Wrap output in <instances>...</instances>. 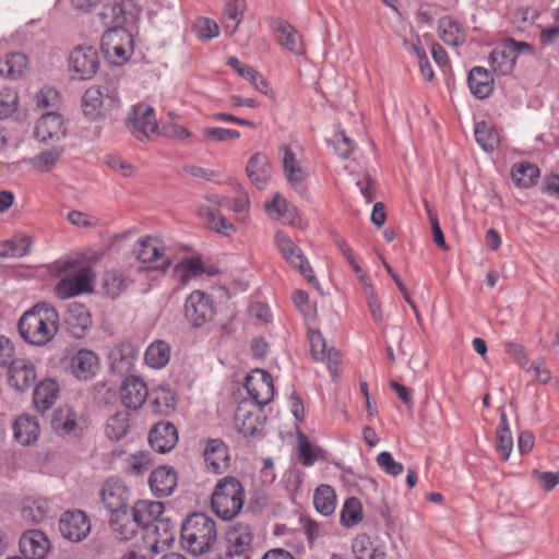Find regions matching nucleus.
<instances>
[{
  "instance_id": "ea45409f",
  "label": "nucleus",
  "mask_w": 559,
  "mask_h": 559,
  "mask_svg": "<svg viewBox=\"0 0 559 559\" xmlns=\"http://www.w3.org/2000/svg\"><path fill=\"white\" fill-rule=\"evenodd\" d=\"M50 508L46 499L27 498L23 502L22 518L32 524L43 522L48 518Z\"/></svg>"
},
{
  "instance_id": "a18cd8bd",
  "label": "nucleus",
  "mask_w": 559,
  "mask_h": 559,
  "mask_svg": "<svg viewBox=\"0 0 559 559\" xmlns=\"http://www.w3.org/2000/svg\"><path fill=\"white\" fill-rule=\"evenodd\" d=\"M170 357V347L163 341L152 343L144 355L146 364L153 368H163L167 365Z\"/></svg>"
},
{
  "instance_id": "6ab92c4d",
  "label": "nucleus",
  "mask_w": 559,
  "mask_h": 559,
  "mask_svg": "<svg viewBox=\"0 0 559 559\" xmlns=\"http://www.w3.org/2000/svg\"><path fill=\"white\" fill-rule=\"evenodd\" d=\"M133 253L142 263H157L154 269L166 271L170 266L168 258L164 257V249L159 241L152 237L139 239L133 247Z\"/></svg>"
},
{
  "instance_id": "f3484780",
  "label": "nucleus",
  "mask_w": 559,
  "mask_h": 559,
  "mask_svg": "<svg viewBox=\"0 0 559 559\" xmlns=\"http://www.w3.org/2000/svg\"><path fill=\"white\" fill-rule=\"evenodd\" d=\"M206 201L207 204L199 205V216L211 230L224 236L230 235L235 230L234 225L213 207L226 205L227 200L221 198L219 195L212 194L206 198Z\"/></svg>"
},
{
  "instance_id": "3c124183",
  "label": "nucleus",
  "mask_w": 559,
  "mask_h": 559,
  "mask_svg": "<svg viewBox=\"0 0 559 559\" xmlns=\"http://www.w3.org/2000/svg\"><path fill=\"white\" fill-rule=\"evenodd\" d=\"M49 150H45L32 158L33 166L39 171H47L57 164L62 153L63 146L51 145Z\"/></svg>"
},
{
  "instance_id": "a878e982",
  "label": "nucleus",
  "mask_w": 559,
  "mask_h": 559,
  "mask_svg": "<svg viewBox=\"0 0 559 559\" xmlns=\"http://www.w3.org/2000/svg\"><path fill=\"white\" fill-rule=\"evenodd\" d=\"M177 441V429L170 423L156 424L148 435V442L151 447L159 453L170 451L176 445Z\"/></svg>"
},
{
  "instance_id": "2eb2a0df",
  "label": "nucleus",
  "mask_w": 559,
  "mask_h": 559,
  "mask_svg": "<svg viewBox=\"0 0 559 559\" xmlns=\"http://www.w3.org/2000/svg\"><path fill=\"white\" fill-rule=\"evenodd\" d=\"M262 407L254 402L243 400L235 412V425L237 430L245 437L253 436L263 425L265 417Z\"/></svg>"
},
{
  "instance_id": "e2e57ef3",
  "label": "nucleus",
  "mask_w": 559,
  "mask_h": 559,
  "mask_svg": "<svg viewBox=\"0 0 559 559\" xmlns=\"http://www.w3.org/2000/svg\"><path fill=\"white\" fill-rule=\"evenodd\" d=\"M298 441L299 460L301 464L305 466H311L317 461V455L311 443L302 433H299Z\"/></svg>"
},
{
  "instance_id": "6e6d98bb",
  "label": "nucleus",
  "mask_w": 559,
  "mask_h": 559,
  "mask_svg": "<svg viewBox=\"0 0 559 559\" xmlns=\"http://www.w3.org/2000/svg\"><path fill=\"white\" fill-rule=\"evenodd\" d=\"M31 243L26 238L19 241L7 240L0 242V258H21L28 253Z\"/></svg>"
},
{
  "instance_id": "0e129e2a",
  "label": "nucleus",
  "mask_w": 559,
  "mask_h": 559,
  "mask_svg": "<svg viewBox=\"0 0 559 559\" xmlns=\"http://www.w3.org/2000/svg\"><path fill=\"white\" fill-rule=\"evenodd\" d=\"M425 206H426L428 218H429V222L431 225V233L433 236L435 243L439 248H441L443 250H448V246L445 243V239H444L443 233L441 230L437 214L432 210L429 209V204L427 201L425 202Z\"/></svg>"
},
{
  "instance_id": "bb28decb",
  "label": "nucleus",
  "mask_w": 559,
  "mask_h": 559,
  "mask_svg": "<svg viewBox=\"0 0 559 559\" xmlns=\"http://www.w3.org/2000/svg\"><path fill=\"white\" fill-rule=\"evenodd\" d=\"M98 357L90 349H81L71 358V371L79 380L93 378L98 370Z\"/></svg>"
},
{
  "instance_id": "680f3d73",
  "label": "nucleus",
  "mask_w": 559,
  "mask_h": 559,
  "mask_svg": "<svg viewBox=\"0 0 559 559\" xmlns=\"http://www.w3.org/2000/svg\"><path fill=\"white\" fill-rule=\"evenodd\" d=\"M195 28L199 37L204 39L215 38L219 34V26L215 21L209 17L198 19Z\"/></svg>"
},
{
  "instance_id": "5701e85b",
  "label": "nucleus",
  "mask_w": 559,
  "mask_h": 559,
  "mask_svg": "<svg viewBox=\"0 0 559 559\" xmlns=\"http://www.w3.org/2000/svg\"><path fill=\"white\" fill-rule=\"evenodd\" d=\"M36 377L35 366L24 358L13 360L9 367L8 380L16 391H26L32 388Z\"/></svg>"
},
{
  "instance_id": "2f4dec72",
  "label": "nucleus",
  "mask_w": 559,
  "mask_h": 559,
  "mask_svg": "<svg viewBox=\"0 0 559 559\" xmlns=\"http://www.w3.org/2000/svg\"><path fill=\"white\" fill-rule=\"evenodd\" d=\"M467 82L473 95L479 99L487 98L493 91V78L485 68H473L469 71Z\"/></svg>"
},
{
  "instance_id": "39448f33",
  "label": "nucleus",
  "mask_w": 559,
  "mask_h": 559,
  "mask_svg": "<svg viewBox=\"0 0 559 559\" xmlns=\"http://www.w3.org/2000/svg\"><path fill=\"white\" fill-rule=\"evenodd\" d=\"M118 79L111 78L103 84L87 88L82 98L84 115L94 119L100 110H111L119 105Z\"/></svg>"
},
{
  "instance_id": "13d9d810",
  "label": "nucleus",
  "mask_w": 559,
  "mask_h": 559,
  "mask_svg": "<svg viewBox=\"0 0 559 559\" xmlns=\"http://www.w3.org/2000/svg\"><path fill=\"white\" fill-rule=\"evenodd\" d=\"M57 433H69L76 428V420L70 409H60L51 420Z\"/></svg>"
},
{
  "instance_id": "f8f14e48",
  "label": "nucleus",
  "mask_w": 559,
  "mask_h": 559,
  "mask_svg": "<svg viewBox=\"0 0 559 559\" xmlns=\"http://www.w3.org/2000/svg\"><path fill=\"white\" fill-rule=\"evenodd\" d=\"M67 133L64 119L55 111L41 115L34 130L35 139L46 145H58L67 136Z\"/></svg>"
},
{
  "instance_id": "de8ad7c7",
  "label": "nucleus",
  "mask_w": 559,
  "mask_h": 559,
  "mask_svg": "<svg viewBox=\"0 0 559 559\" xmlns=\"http://www.w3.org/2000/svg\"><path fill=\"white\" fill-rule=\"evenodd\" d=\"M475 139L486 152H492L499 145L498 132L485 121L476 124Z\"/></svg>"
},
{
  "instance_id": "412c9836",
  "label": "nucleus",
  "mask_w": 559,
  "mask_h": 559,
  "mask_svg": "<svg viewBox=\"0 0 559 559\" xmlns=\"http://www.w3.org/2000/svg\"><path fill=\"white\" fill-rule=\"evenodd\" d=\"M100 496L104 506L112 514L127 510L130 492L122 481L118 479L106 480Z\"/></svg>"
},
{
  "instance_id": "603ef678",
  "label": "nucleus",
  "mask_w": 559,
  "mask_h": 559,
  "mask_svg": "<svg viewBox=\"0 0 559 559\" xmlns=\"http://www.w3.org/2000/svg\"><path fill=\"white\" fill-rule=\"evenodd\" d=\"M99 17L108 28L122 27L126 21L123 9L119 3L104 5Z\"/></svg>"
},
{
  "instance_id": "7ed1b4c3",
  "label": "nucleus",
  "mask_w": 559,
  "mask_h": 559,
  "mask_svg": "<svg viewBox=\"0 0 559 559\" xmlns=\"http://www.w3.org/2000/svg\"><path fill=\"white\" fill-rule=\"evenodd\" d=\"M216 525L204 513H193L181 525V545L194 556L207 551L216 539Z\"/></svg>"
},
{
  "instance_id": "f704fd0d",
  "label": "nucleus",
  "mask_w": 559,
  "mask_h": 559,
  "mask_svg": "<svg viewBox=\"0 0 559 559\" xmlns=\"http://www.w3.org/2000/svg\"><path fill=\"white\" fill-rule=\"evenodd\" d=\"M227 64L236 70L240 76L248 80L260 93L265 95L272 94V88L266 80L252 67L241 63L236 57L228 58Z\"/></svg>"
},
{
  "instance_id": "052dcab7",
  "label": "nucleus",
  "mask_w": 559,
  "mask_h": 559,
  "mask_svg": "<svg viewBox=\"0 0 559 559\" xmlns=\"http://www.w3.org/2000/svg\"><path fill=\"white\" fill-rule=\"evenodd\" d=\"M376 461L379 467L388 475L396 477L401 475L404 471L403 464L396 462L393 459L392 454L388 451L379 453Z\"/></svg>"
},
{
  "instance_id": "37998d69",
  "label": "nucleus",
  "mask_w": 559,
  "mask_h": 559,
  "mask_svg": "<svg viewBox=\"0 0 559 559\" xmlns=\"http://www.w3.org/2000/svg\"><path fill=\"white\" fill-rule=\"evenodd\" d=\"M316 510L324 516L331 515L336 506V496L329 485H320L313 495Z\"/></svg>"
},
{
  "instance_id": "a211bd4d",
  "label": "nucleus",
  "mask_w": 559,
  "mask_h": 559,
  "mask_svg": "<svg viewBox=\"0 0 559 559\" xmlns=\"http://www.w3.org/2000/svg\"><path fill=\"white\" fill-rule=\"evenodd\" d=\"M93 272L91 267H82L71 276L62 278L55 287L57 296L61 299L78 296L82 293L91 292Z\"/></svg>"
},
{
  "instance_id": "473e14b6",
  "label": "nucleus",
  "mask_w": 559,
  "mask_h": 559,
  "mask_svg": "<svg viewBox=\"0 0 559 559\" xmlns=\"http://www.w3.org/2000/svg\"><path fill=\"white\" fill-rule=\"evenodd\" d=\"M246 170L251 182L258 189H263L271 175L269 158L262 153L254 154L249 159Z\"/></svg>"
},
{
  "instance_id": "bf43d9fd",
  "label": "nucleus",
  "mask_w": 559,
  "mask_h": 559,
  "mask_svg": "<svg viewBox=\"0 0 559 559\" xmlns=\"http://www.w3.org/2000/svg\"><path fill=\"white\" fill-rule=\"evenodd\" d=\"M103 286L106 294L115 298L126 289V281L121 273L110 271L104 275Z\"/></svg>"
},
{
  "instance_id": "cd10ccee",
  "label": "nucleus",
  "mask_w": 559,
  "mask_h": 559,
  "mask_svg": "<svg viewBox=\"0 0 559 559\" xmlns=\"http://www.w3.org/2000/svg\"><path fill=\"white\" fill-rule=\"evenodd\" d=\"M148 483L156 497H167L177 486V474L170 467L160 466L151 473Z\"/></svg>"
},
{
  "instance_id": "a19ab883",
  "label": "nucleus",
  "mask_w": 559,
  "mask_h": 559,
  "mask_svg": "<svg viewBox=\"0 0 559 559\" xmlns=\"http://www.w3.org/2000/svg\"><path fill=\"white\" fill-rule=\"evenodd\" d=\"M511 177L516 187L530 188L539 177V169L535 164L518 163L512 167Z\"/></svg>"
},
{
  "instance_id": "c03bdc74",
  "label": "nucleus",
  "mask_w": 559,
  "mask_h": 559,
  "mask_svg": "<svg viewBox=\"0 0 559 559\" xmlns=\"http://www.w3.org/2000/svg\"><path fill=\"white\" fill-rule=\"evenodd\" d=\"M205 266L198 258L182 259L176 266L175 273L182 285L188 284L192 278L202 275Z\"/></svg>"
},
{
  "instance_id": "4d7b16f0",
  "label": "nucleus",
  "mask_w": 559,
  "mask_h": 559,
  "mask_svg": "<svg viewBox=\"0 0 559 559\" xmlns=\"http://www.w3.org/2000/svg\"><path fill=\"white\" fill-rule=\"evenodd\" d=\"M202 134L210 142H229L240 138L239 131L218 127H205Z\"/></svg>"
},
{
  "instance_id": "9d476101",
  "label": "nucleus",
  "mask_w": 559,
  "mask_h": 559,
  "mask_svg": "<svg viewBox=\"0 0 559 559\" xmlns=\"http://www.w3.org/2000/svg\"><path fill=\"white\" fill-rule=\"evenodd\" d=\"M275 243L283 259L297 269L307 281L318 287L319 282L313 275L312 269L302 253V250L284 233L275 234Z\"/></svg>"
},
{
  "instance_id": "338daca9",
  "label": "nucleus",
  "mask_w": 559,
  "mask_h": 559,
  "mask_svg": "<svg viewBox=\"0 0 559 559\" xmlns=\"http://www.w3.org/2000/svg\"><path fill=\"white\" fill-rule=\"evenodd\" d=\"M309 342L311 346V355L316 360L325 358L326 343L319 331L309 332Z\"/></svg>"
},
{
  "instance_id": "79ce46f5",
  "label": "nucleus",
  "mask_w": 559,
  "mask_h": 559,
  "mask_svg": "<svg viewBox=\"0 0 559 559\" xmlns=\"http://www.w3.org/2000/svg\"><path fill=\"white\" fill-rule=\"evenodd\" d=\"M441 39L450 46H459L465 41V32L461 25L451 17H442L439 21Z\"/></svg>"
},
{
  "instance_id": "58836bf2",
  "label": "nucleus",
  "mask_w": 559,
  "mask_h": 559,
  "mask_svg": "<svg viewBox=\"0 0 559 559\" xmlns=\"http://www.w3.org/2000/svg\"><path fill=\"white\" fill-rule=\"evenodd\" d=\"M110 526L112 532L121 540L132 539L139 530L136 522L128 510L112 514Z\"/></svg>"
},
{
  "instance_id": "5fc2aeb1",
  "label": "nucleus",
  "mask_w": 559,
  "mask_h": 559,
  "mask_svg": "<svg viewBox=\"0 0 559 559\" xmlns=\"http://www.w3.org/2000/svg\"><path fill=\"white\" fill-rule=\"evenodd\" d=\"M246 11V1L245 0H230L225 4L224 8V14L235 21V26L229 28L228 26L225 27V32L229 35H234L235 32L238 28V25L241 23L243 19V14Z\"/></svg>"
},
{
  "instance_id": "b1692460",
  "label": "nucleus",
  "mask_w": 559,
  "mask_h": 559,
  "mask_svg": "<svg viewBox=\"0 0 559 559\" xmlns=\"http://www.w3.org/2000/svg\"><path fill=\"white\" fill-rule=\"evenodd\" d=\"M207 468L215 474H222L229 467V452L227 445L219 439L206 441L203 450Z\"/></svg>"
},
{
  "instance_id": "aec40b11",
  "label": "nucleus",
  "mask_w": 559,
  "mask_h": 559,
  "mask_svg": "<svg viewBox=\"0 0 559 559\" xmlns=\"http://www.w3.org/2000/svg\"><path fill=\"white\" fill-rule=\"evenodd\" d=\"M61 535L71 542L83 540L91 531V523L82 511H67L59 521Z\"/></svg>"
},
{
  "instance_id": "c9c22d12",
  "label": "nucleus",
  "mask_w": 559,
  "mask_h": 559,
  "mask_svg": "<svg viewBox=\"0 0 559 559\" xmlns=\"http://www.w3.org/2000/svg\"><path fill=\"white\" fill-rule=\"evenodd\" d=\"M280 151L286 179L294 188H297L306 179V173L288 146H282Z\"/></svg>"
},
{
  "instance_id": "774afa93",
  "label": "nucleus",
  "mask_w": 559,
  "mask_h": 559,
  "mask_svg": "<svg viewBox=\"0 0 559 559\" xmlns=\"http://www.w3.org/2000/svg\"><path fill=\"white\" fill-rule=\"evenodd\" d=\"M513 449V440L511 433L496 432V450L501 459L508 460Z\"/></svg>"
},
{
  "instance_id": "4c0bfd02",
  "label": "nucleus",
  "mask_w": 559,
  "mask_h": 559,
  "mask_svg": "<svg viewBox=\"0 0 559 559\" xmlns=\"http://www.w3.org/2000/svg\"><path fill=\"white\" fill-rule=\"evenodd\" d=\"M59 388L56 381L47 379L41 381L34 391V404L40 412L49 409L57 401Z\"/></svg>"
},
{
  "instance_id": "c756f323",
  "label": "nucleus",
  "mask_w": 559,
  "mask_h": 559,
  "mask_svg": "<svg viewBox=\"0 0 559 559\" xmlns=\"http://www.w3.org/2000/svg\"><path fill=\"white\" fill-rule=\"evenodd\" d=\"M264 209L272 219L287 225L296 223L298 216L297 209L280 193H275L272 201L265 203Z\"/></svg>"
},
{
  "instance_id": "8fccbe9b",
  "label": "nucleus",
  "mask_w": 559,
  "mask_h": 559,
  "mask_svg": "<svg viewBox=\"0 0 559 559\" xmlns=\"http://www.w3.org/2000/svg\"><path fill=\"white\" fill-rule=\"evenodd\" d=\"M362 520V506L357 498H348L341 511V523L345 527H352Z\"/></svg>"
},
{
  "instance_id": "09e8293b",
  "label": "nucleus",
  "mask_w": 559,
  "mask_h": 559,
  "mask_svg": "<svg viewBox=\"0 0 559 559\" xmlns=\"http://www.w3.org/2000/svg\"><path fill=\"white\" fill-rule=\"evenodd\" d=\"M129 428V414L126 411L117 412L112 415L105 427V433L111 440L123 438Z\"/></svg>"
},
{
  "instance_id": "423d86ee",
  "label": "nucleus",
  "mask_w": 559,
  "mask_h": 559,
  "mask_svg": "<svg viewBox=\"0 0 559 559\" xmlns=\"http://www.w3.org/2000/svg\"><path fill=\"white\" fill-rule=\"evenodd\" d=\"M532 52L533 48L530 44L508 38L502 45L491 51L489 55V63L493 72L508 75L512 73L514 69L518 55Z\"/></svg>"
},
{
  "instance_id": "7c9ffc66",
  "label": "nucleus",
  "mask_w": 559,
  "mask_h": 559,
  "mask_svg": "<svg viewBox=\"0 0 559 559\" xmlns=\"http://www.w3.org/2000/svg\"><path fill=\"white\" fill-rule=\"evenodd\" d=\"M136 355V349L129 343L116 346L109 356L111 369L119 374L129 373L133 369Z\"/></svg>"
},
{
  "instance_id": "72a5a7b5",
  "label": "nucleus",
  "mask_w": 559,
  "mask_h": 559,
  "mask_svg": "<svg viewBox=\"0 0 559 559\" xmlns=\"http://www.w3.org/2000/svg\"><path fill=\"white\" fill-rule=\"evenodd\" d=\"M39 424L31 415H21L13 425L14 438L23 445L35 442L39 436Z\"/></svg>"
},
{
  "instance_id": "69168bd1",
  "label": "nucleus",
  "mask_w": 559,
  "mask_h": 559,
  "mask_svg": "<svg viewBox=\"0 0 559 559\" xmlns=\"http://www.w3.org/2000/svg\"><path fill=\"white\" fill-rule=\"evenodd\" d=\"M17 105V95L15 92L5 90L0 92V119L11 115Z\"/></svg>"
},
{
  "instance_id": "4468645a",
  "label": "nucleus",
  "mask_w": 559,
  "mask_h": 559,
  "mask_svg": "<svg viewBox=\"0 0 559 559\" xmlns=\"http://www.w3.org/2000/svg\"><path fill=\"white\" fill-rule=\"evenodd\" d=\"M245 388L250 395V402L260 406L267 405L274 397V385L271 374L262 369H255L246 377Z\"/></svg>"
},
{
  "instance_id": "dca6fc26",
  "label": "nucleus",
  "mask_w": 559,
  "mask_h": 559,
  "mask_svg": "<svg viewBox=\"0 0 559 559\" xmlns=\"http://www.w3.org/2000/svg\"><path fill=\"white\" fill-rule=\"evenodd\" d=\"M228 559H250L252 554V533L248 525L238 523L226 534Z\"/></svg>"
},
{
  "instance_id": "ddd939ff",
  "label": "nucleus",
  "mask_w": 559,
  "mask_h": 559,
  "mask_svg": "<svg viewBox=\"0 0 559 559\" xmlns=\"http://www.w3.org/2000/svg\"><path fill=\"white\" fill-rule=\"evenodd\" d=\"M270 27L282 48L297 57L306 56L307 46L304 37L289 22L283 19H271Z\"/></svg>"
},
{
  "instance_id": "0eeeda50",
  "label": "nucleus",
  "mask_w": 559,
  "mask_h": 559,
  "mask_svg": "<svg viewBox=\"0 0 559 559\" xmlns=\"http://www.w3.org/2000/svg\"><path fill=\"white\" fill-rule=\"evenodd\" d=\"M216 313L215 305L210 295L202 290H193L183 305V316L188 323L198 329L211 322Z\"/></svg>"
},
{
  "instance_id": "6e6552de",
  "label": "nucleus",
  "mask_w": 559,
  "mask_h": 559,
  "mask_svg": "<svg viewBox=\"0 0 559 559\" xmlns=\"http://www.w3.org/2000/svg\"><path fill=\"white\" fill-rule=\"evenodd\" d=\"M69 71L73 79L90 80L99 69V56L95 47L80 45L68 57Z\"/></svg>"
},
{
  "instance_id": "f257e3e1",
  "label": "nucleus",
  "mask_w": 559,
  "mask_h": 559,
  "mask_svg": "<svg viewBox=\"0 0 559 559\" xmlns=\"http://www.w3.org/2000/svg\"><path fill=\"white\" fill-rule=\"evenodd\" d=\"M17 329L26 343L33 346H45L58 333L59 314L52 306L38 302L23 313Z\"/></svg>"
},
{
  "instance_id": "1a4fd4ad",
  "label": "nucleus",
  "mask_w": 559,
  "mask_h": 559,
  "mask_svg": "<svg viewBox=\"0 0 559 559\" xmlns=\"http://www.w3.org/2000/svg\"><path fill=\"white\" fill-rule=\"evenodd\" d=\"M131 35L123 27L108 28L102 37V50L112 63H123L129 58Z\"/></svg>"
},
{
  "instance_id": "20e7f679",
  "label": "nucleus",
  "mask_w": 559,
  "mask_h": 559,
  "mask_svg": "<svg viewBox=\"0 0 559 559\" xmlns=\"http://www.w3.org/2000/svg\"><path fill=\"white\" fill-rule=\"evenodd\" d=\"M245 502V490L240 481L231 476L221 479L212 493V509L225 520L234 519L241 511Z\"/></svg>"
},
{
  "instance_id": "9b49d317",
  "label": "nucleus",
  "mask_w": 559,
  "mask_h": 559,
  "mask_svg": "<svg viewBox=\"0 0 559 559\" xmlns=\"http://www.w3.org/2000/svg\"><path fill=\"white\" fill-rule=\"evenodd\" d=\"M126 127L139 141L147 139L158 128L154 109L146 104L133 106L126 119Z\"/></svg>"
},
{
  "instance_id": "f03ea898",
  "label": "nucleus",
  "mask_w": 559,
  "mask_h": 559,
  "mask_svg": "<svg viewBox=\"0 0 559 559\" xmlns=\"http://www.w3.org/2000/svg\"><path fill=\"white\" fill-rule=\"evenodd\" d=\"M131 514L139 528L145 530V538H150L151 533H158L160 528L164 530V536H159L151 544L153 552H158L160 545L168 546L174 540L173 526L168 520L163 519V502L140 500L133 506Z\"/></svg>"
},
{
  "instance_id": "c85d7f7f",
  "label": "nucleus",
  "mask_w": 559,
  "mask_h": 559,
  "mask_svg": "<svg viewBox=\"0 0 559 559\" xmlns=\"http://www.w3.org/2000/svg\"><path fill=\"white\" fill-rule=\"evenodd\" d=\"M64 320L68 331L78 338L82 337L92 324L90 312L84 305L79 302L69 306Z\"/></svg>"
},
{
  "instance_id": "e433bc0d",
  "label": "nucleus",
  "mask_w": 559,
  "mask_h": 559,
  "mask_svg": "<svg viewBox=\"0 0 559 559\" xmlns=\"http://www.w3.org/2000/svg\"><path fill=\"white\" fill-rule=\"evenodd\" d=\"M28 68V59L24 53H8L0 60V75L9 79L22 78Z\"/></svg>"
},
{
  "instance_id": "393cba45",
  "label": "nucleus",
  "mask_w": 559,
  "mask_h": 559,
  "mask_svg": "<svg viewBox=\"0 0 559 559\" xmlns=\"http://www.w3.org/2000/svg\"><path fill=\"white\" fill-rule=\"evenodd\" d=\"M48 549L49 542L40 531H28L20 539V550L27 559H44Z\"/></svg>"
},
{
  "instance_id": "4be33fe9",
  "label": "nucleus",
  "mask_w": 559,
  "mask_h": 559,
  "mask_svg": "<svg viewBox=\"0 0 559 559\" xmlns=\"http://www.w3.org/2000/svg\"><path fill=\"white\" fill-rule=\"evenodd\" d=\"M120 401L129 409H139L148 396L146 383L139 377L126 378L119 386Z\"/></svg>"
},
{
  "instance_id": "49530a36",
  "label": "nucleus",
  "mask_w": 559,
  "mask_h": 559,
  "mask_svg": "<svg viewBox=\"0 0 559 559\" xmlns=\"http://www.w3.org/2000/svg\"><path fill=\"white\" fill-rule=\"evenodd\" d=\"M154 394L155 396L150 404L154 414L168 416L174 413L176 399L169 389L160 388Z\"/></svg>"
},
{
  "instance_id": "864d4df0",
  "label": "nucleus",
  "mask_w": 559,
  "mask_h": 559,
  "mask_svg": "<svg viewBox=\"0 0 559 559\" xmlns=\"http://www.w3.org/2000/svg\"><path fill=\"white\" fill-rule=\"evenodd\" d=\"M105 165L112 171L122 177H134L138 173L136 167L119 155L108 154L104 157Z\"/></svg>"
}]
</instances>
